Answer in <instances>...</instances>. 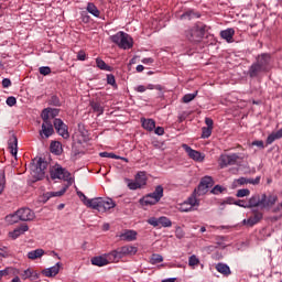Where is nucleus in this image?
Here are the masks:
<instances>
[{"label":"nucleus","mask_w":282,"mask_h":282,"mask_svg":"<svg viewBox=\"0 0 282 282\" xmlns=\"http://www.w3.org/2000/svg\"><path fill=\"white\" fill-rule=\"evenodd\" d=\"M278 195H267L262 193L261 195H253L249 199V206H260L261 208H270L275 204Z\"/></svg>","instance_id":"f257e3e1"},{"label":"nucleus","mask_w":282,"mask_h":282,"mask_svg":"<svg viewBox=\"0 0 282 282\" xmlns=\"http://www.w3.org/2000/svg\"><path fill=\"white\" fill-rule=\"evenodd\" d=\"M10 224H17L19 221H34L36 219V214L28 207L18 209L14 214L7 216Z\"/></svg>","instance_id":"f03ea898"},{"label":"nucleus","mask_w":282,"mask_h":282,"mask_svg":"<svg viewBox=\"0 0 282 282\" xmlns=\"http://www.w3.org/2000/svg\"><path fill=\"white\" fill-rule=\"evenodd\" d=\"M138 253V247L134 246H123L108 253L110 261L118 263L123 257H133Z\"/></svg>","instance_id":"7ed1b4c3"},{"label":"nucleus","mask_w":282,"mask_h":282,"mask_svg":"<svg viewBox=\"0 0 282 282\" xmlns=\"http://www.w3.org/2000/svg\"><path fill=\"white\" fill-rule=\"evenodd\" d=\"M110 41L118 45L120 50H131V47H133V37L123 31H119L115 35H111Z\"/></svg>","instance_id":"20e7f679"},{"label":"nucleus","mask_w":282,"mask_h":282,"mask_svg":"<svg viewBox=\"0 0 282 282\" xmlns=\"http://www.w3.org/2000/svg\"><path fill=\"white\" fill-rule=\"evenodd\" d=\"M48 163L43 158H40L36 164L32 165L31 175L35 178L36 182L45 177V170L47 169Z\"/></svg>","instance_id":"39448f33"},{"label":"nucleus","mask_w":282,"mask_h":282,"mask_svg":"<svg viewBox=\"0 0 282 282\" xmlns=\"http://www.w3.org/2000/svg\"><path fill=\"white\" fill-rule=\"evenodd\" d=\"M111 208H116V203L113 202V199L97 197L93 210H98L99 213H107V210H111Z\"/></svg>","instance_id":"423d86ee"},{"label":"nucleus","mask_w":282,"mask_h":282,"mask_svg":"<svg viewBox=\"0 0 282 282\" xmlns=\"http://www.w3.org/2000/svg\"><path fill=\"white\" fill-rule=\"evenodd\" d=\"M51 180H64L72 186V173L65 170L63 166L57 165L54 170H51Z\"/></svg>","instance_id":"0eeeda50"},{"label":"nucleus","mask_w":282,"mask_h":282,"mask_svg":"<svg viewBox=\"0 0 282 282\" xmlns=\"http://www.w3.org/2000/svg\"><path fill=\"white\" fill-rule=\"evenodd\" d=\"M215 182L210 176H205L200 180L197 188L194 189V195L202 197V195H206L208 193V188H212Z\"/></svg>","instance_id":"6e6552de"},{"label":"nucleus","mask_w":282,"mask_h":282,"mask_svg":"<svg viewBox=\"0 0 282 282\" xmlns=\"http://www.w3.org/2000/svg\"><path fill=\"white\" fill-rule=\"evenodd\" d=\"M199 32L200 34H204V29H199V26H194L185 31V36L188 41H191V43H199V41H202V35H199Z\"/></svg>","instance_id":"1a4fd4ad"},{"label":"nucleus","mask_w":282,"mask_h":282,"mask_svg":"<svg viewBox=\"0 0 282 282\" xmlns=\"http://www.w3.org/2000/svg\"><path fill=\"white\" fill-rule=\"evenodd\" d=\"M239 160V155L237 154H221L219 158V166L220 169H226V166H234L237 164Z\"/></svg>","instance_id":"9d476101"},{"label":"nucleus","mask_w":282,"mask_h":282,"mask_svg":"<svg viewBox=\"0 0 282 282\" xmlns=\"http://www.w3.org/2000/svg\"><path fill=\"white\" fill-rule=\"evenodd\" d=\"M53 124L58 135L64 138V140H67L69 138V131H68L67 124L63 122V119H54Z\"/></svg>","instance_id":"9b49d317"},{"label":"nucleus","mask_w":282,"mask_h":282,"mask_svg":"<svg viewBox=\"0 0 282 282\" xmlns=\"http://www.w3.org/2000/svg\"><path fill=\"white\" fill-rule=\"evenodd\" d=\"M67 188H68V186H65L58 192L44 193L42 196H40V202L42 204H47V202H50V199H52V197H63V195H65V193H67Z\"/></svg>","instance_id":"f8f14e48"},{"label":"nucleus","mask_w":282,"mask_h":282,"mask_svg":"<svg viewBox=\"0 0 282 282\" xmlns=\"http://www.w3.org/2000/svg\"><path fill=\"white\" fill-rule=\"evenodd\" d=\"M182 147L191 160H194L195 162H204V154H202L199 151L193 150V148L186 143H184Z\"/></svg>","instance_id":"ddd939ff"},{"label":"nucleus","mask_w":282,"mask_h":282,"mask_svg":"<svg viewBox=\"0 0 282 282\" xmlns=\"http://www.w3.org/2000/svg\"><path fill=\"white\" fill-rule=\"evenodd\" d=\"M271 63V55L270 54H261L258 56V61L256 63V67L253 68V72L257 69H265L268 65Z\"/></svg>","instance_id":"4468645a"},{"label":"nucleus","mask_w":282,"mask_h":282,"mask_svg":"<svg viewBox=\"0 0 282 282\" xmlns=\"http://www.w3.org/2000/svg\"><path fill=\"white\" fill-rule=\"evenodd\" d=\"M90 261L93 265H97L98 268H102L105 265H109V263H113V261L109 260V253L106 256L94 257Z\"/></svg>","instance_id":"2eb2a0df"},{"label":"nucleus","mask_w":282,"mask_h":282,"mask_svg":"<svg viewBox=\"0 0 282 282\" xmlns=\"http://www.w3.org/2000/svg\"><path fill=\"white\" fill-rule=\"evenodd\" d=\"M8 147L11 155H13V158H17V154L19 153V139L17 138V134H12L9 138Z\"/></svg>","instance_id":"dca6fc26"},{"label":"nucleus","mask_w":282,"mask_h":282,"mask_svg":"<svg viewBox=\"0 0 282 282\" xmlns=\"http://www.w3.org/2000/svg\"><path fill=\"white\" fill-rule=\"evenodd\" d=\"M41 138H50L54 135V126L52 122L42 123V129L40 130Z\"/></svg>","instance_id":"f3484780"},{"label":"nucleus","mask_w":282,"mask_h":282,"mask_svg":"<svg viewBox=\"0 0 282 282\" xmlns=\"http://www.w3.org/2000/svg\"><path fill=\"white\" fill-rule=\"evenodd\" d=\"M28 230H30V227L24 224L18 228H15L13 231H9V237L10 239H19L21 237V235H25V232H28Z\"/></svg>","instance_id":"a211bd4d"},{"label":"nucleus","mask_w":282,"mask_h":282,"mask_svg":"<svg viewBox=\"0 0 282 282\" xmlns=\"http://www.w3.org/2000/svg\"><path fill=\"white\" fill-rule=\"evenodd\" d=\"M62 265H63V263L57 262L55 265L44 269L42 271V274H44V276H47V278L56 276V274H58V272H61Z\"/></svg>","instance_id":"6ab92c4d"},{"label":"nucleus","mask_w":282,"mask_h":282,"mask_svg":"<svg viewBox=\"0 0 282 282\" xmlns=\"http://www.w3.org/2000/svg\"><path fill=\"white\" fill-rule=\"evenodd\" d=\"M191 206L189 208H184V206ZM184 206H182V212L183 213H188L193 208V206H199V200L197 199V194L195 192L191 197L187 198V200L184 203Z\"/></svg>","instance_id":"aec40b11"},{"label":"nucleus","mask_w":282,"mask_h":282,"mask_svg":"<svg viewBox=\"0 0 282 282\" xmlns=\"http://www.w3.org/2000/svg\"><path fill=\"white\" fill-rule=\"evenodd\" d=\"M263 217V213L261 210H257L256 208H252L251 214L249 216V226H253L254 224H258Z\"/></svg>","instance_id":"412c9836"},{"label":"nucleus","mask_w":282,"mask_h":282,"mask_svg":"<svg viewBox=\"0 0 282 282\" xmlns=\"http://www.w3.org/2000/svg\"><path fill=\"white\" fill-rule=\"evenodd\" d=\"M134 180L137 181V184L143 188V186H147L148 177H147V172L140 171L135 174Z\"/></svg>","instance_id":"4be33fe9"},{"label":"nucleus","mask_w":282,"mask_h":282,"mask_svg":"<svg viewBox=\"0 0 282 282\" xmlns=\"http://www.w3.org/2000/svg\"><path fill=\"white\" fill-rule=\"evenodd\" d=\"M138 237V232L135 230H126L123 234L120 235V238L123 241H135Z\"/></svg>","instance_id":"5701e85b"},{"label":"nucleus","mask_w":282,"mask_h":282,"mask_svg":"<svg viewBox=\"0 0 282 282\" xmlns=\"http://www.w3.org/2000/svg\"><path fill=\"white\" fill-rule=\"evenodd\" d=\"M220 36L221 39L227 41V43H232V39L235 36V29H227V30L220 31Z\"/></svg>","instance_id":"b1692460"},{"label":"nucleus","mask_w":282,"mask_h":282,"mask_svg":"<svg viewBox=\"0 0 282 282\" xmlns=\"http://www.w3.org/2000/svg\"><path fill=\"white\" fill-rule=\"evenodd\" d=\"M199 13H195L193 10H188L181 14L180 19L181 21H192V19H199Z\"/></svg>","instance_id":"393cba45"},{"label":"nucleus","mask_w":282,"mask_h":282,"mask_svg":"<svg viewBox=\"0 0 282 282\" xmlns=\"http://www.w3.org/2000/svg\"><path fill=\"white\" fill-rule=\"evenodd\" d=\"M150 195L155 199V202H160L162 197H164V187L162 185H158L153 193Z\"/></svg>","instance_id":"a878e982"},{"label":"nucleus","mask_w":282,"mask_h":282,"mask_svg":"<svg viewBox=\"0 0 282 282\" xmlns=\"http://www.w3.org/2000/svg\"><path fill=\"white\" fill-rule=\"evenodd\" d=\"M86 10L87 12H89V14H93V17H96V19H100V10H98V7H96L94 2H88Z\"/></svg>","instance_id":"bb28decb"},{"label":"nucleus","mask_w":282,"mask_h":282,"mask_svg":"<svg viewBox=\"0 0 282 282\" xmlns=\"http://www.w3.org/2000/svg\"><path fill=\"white\" fill-rule=\"evenodd\" d=\"M45 254V250L43 249H35L28 252V259L34 261L35 259H41Z\"/></svg>","instance_id":"cd10ccee"},{"label":"nucleus","mask_w":282,"mask_h":282,"mask_svg":"<svg viewBox=\"0 0 282 282\" xmlns=\"http://www.w3.org/2000/svg\"><path fill=\"white\" fill-rule=\"evenodd\" d=\"M142 127L145 131H153L155 129V120L153 119H141Z\"/></svg>","instance_id":"c85d7f7f"},{"label":"nucleus","mask_w":282,"mask_h":282,"mask_svg":"<svg viewBox=\"0 0 282 282\" xmlns=\"http://www.w3.org/2000/svg\"><path fill=\"white\" fill-rule=\"evenodd\" d=\"M280 138H282V129L270 133L267 138V144H272L274 140H279Z\"/></svg>","instance_id":"c756f323"},{"label":"nucleus","mask_w":282,"mask_h":282,"mask_svg":"<svg viewBox=\"0 0 282 282\" xmlns=\"http://www.w3.org/2000/svg\"><path fill=\"white\" fill-rule=\"evenodd\" d=\"M90 107L98 116H102V113H105V107H102L98 101H90Z\"/></svg>","instance_id":"7c9ffc66"},{"label":"nucleus","mask_w":282,"mask_h":282,"mask_svg":"<svg viewBox=\"0 0 282 282\" xmlns=\"http://www.w3.org/2000/svg\"><path fill=\"white\" fill-rule=\"evenodd\" d=\"M216 270H217V272H219L220 274H224L225 276H229V274H230V267H228V264H224L221 262L216 264Z\"/></svg>","instance_id":"2f4dec72"},{"label":"nucleus","mask_w":282,"mask_h":282,"mask_svg":"<svg viewBox=\"0 0 282 282\" xmlns=\"http://www.w3.org/2000/svg\"><path fill=\"white\" fill-rule=\"evenodd\" d=\"M62 151H63V148H61V142L58 141L51 142V153H54L55 155H61Z\"/></svg>","instance_id":"473e14b6"},{"label":"nucleus","mask_w":282,"mask_h":282,"mask_svg":"<svg viewBox=\"0 0 282 282\" xmlns=\"http://www.w3.org/2000/svg\"><path fill=\"white\" fill-rule=\"evenodd\" d=\"M141 202L144 206H155V204L159 203V200H155L151 194L145 195Z\"/></svg>","instance_id":"72a5a7b5"},{"label":"nucleus","mask_w":282,"mask_h":282,"mask_svg":"<svg viewBox=\"0 0 282 282\" xmlns=\"http://www.w3.org/2000/svg\"><path fill=\"white\" fill-rule=\"evenodd\" d=\"M96 65L98 69H101L104 72H111V66L107 65L102 58H96Z\"/></svg>","instance_id":"f704fd0d"},{"label":"nucleus","mask_w":282,"mask_h":282,"mask_svg":"<svg viewBox=\"0 0 282 282\" xmlns=\"http://www.w3.org/2000/svg\"><path fill=\"white\" fill-rule=\"evenodd\" d=\"M159 226H162L163 228H171V226H173V221H171L166 216H161L159 217Z\"/></svg>","instance_id":"c9c22d12"},{"label":"nucleus","mask_w":282,"mask_h":282,"mask_svg":"<svg viewBox=\"0 0 282 282\" xmlns=\"http://www.w3.org/2000/svg\"><path fill=\"white\" fill-rule=\"evenodd\" d=\"M124 182L130 191H138V188H142L135 180L124 178Z\"/></svg>","instance_id":"e433bc0d"},{"label":"nucleus","mask_w":282,"mask_h":282,"mask_svg":"<svg viewBox=\"0 0 282 282\" xmlns=\"http://www.w3.org/2000/svg\"><path fill=\"white\" fill-rule=\"evenodd\" d=\"M164 261V257L160 253H153L150 258L151 265H158V263H162Z\"/></svg>","instance_id":"4c0bfd02"},{"label":"nucleus","mask_w":282,"mask_h":282,"mask_svg":"<svg viewBox=\"0 0 282 282\" xmlns=\"http://www.w3.org/2000/svg\"><path fill=\"white\" fill-rule=\"evenodd\" d=\"M80 200L83 202L84 206H87V208H93L94 210V206H96L95 202H96V198H87L85 195L82 196Z\"/></svg>","instance_id":"58836bf2"},{"label":"nucleus","mask_w":282,"mask_h":282,"mask_svg":"<svg viewBox=\"0 0 282 282\" xmlns=\"http://www.w3.org/2000/svg\"><path fill=\"white\" fill-rule=\"evenodd\" d=\"M198 264H199V258H197V256H195V254H192L188 258L189 268H197Z\"/></svg>","instance_id":"ea45409f"},{"label":"nucleus","mask_w":282,"mask_h":282,"mask_svg":"<svg viewBox=\"0 0 282 282\" xmlns=\"http://www.w3.org/2000/svg\"><path fill=\"white\" fill-rule=\"evenodd\" d=\"M6 189V171H0V195Z\"/></svg>","instance_id":"a19ab883"},{"label":"nucleus","mask_w":282,"mask_h":282,"mask_svg":"<svg viewBox=\"0 0 282 282\" xmlns=\"http://www.w3.org/2000/svg\"><path fill=\"white\" fill-rule=\"evenodd\" d=\"M107 84L111 85V87H113V89H118V84H116V76H113V74L107 75Z\"/></svg>","instance_id":"79ce46f5"},{"label":"nucleus","mask_w":282,"mask_h":282,"mask_svg":"<svg viewBox=\"0 0 282 282\" xmlns=\"http://www.w3.org/2000/svg\"><path fill=\"white\" fill-rule=\"evenodd\" d=\"M48 105H51L52 107H61V99L58 98V96L53 95L48 100Z\"/></svg>","instance_id":"37998d69"},{"label":"nucleus","mask_w":282,"mask_h":282,"mask_svg":"<svg viewBox=\"0 0 282 282\" xmlns=\"http://www.w3.org/2000/svg\"><path fill=\"white\" fill-rule=\"evenodd\" d=\"M100 158H110L111 160H120V156L112 152H100Z\"/></svg>","instance_id":"c03bdc74"},{"label":"nucleus","mask_w":282,"mask_h":282,"mask_svg":"<svg viewBox=\"0 0 282 282\" xmlns=\"http://www.w3.org/2000/svg\"><path fill=\"white\" fill-rule=\"evenodd\" d=\"M195 98H197V90L195 93H193V94H186L183 97V102L188 104V102L195 100Z\"/></svg>","instance_id":"a18cd8bd"},{"label":"nucleus","mask_w":282,"mask_h":282,"mask_svg":"<svg viewBox=\"0 0 282 282\" xmlns=\"http://www.w3.org/2000/svg\"><path fill=\"white\" fill-rule=\"evenodd\" d=\"M213 135V128L203 127L202 128V138H210Z\"/></svg>","instance_id":"49530a36"},{"label":"nucleus","mask_w":282,"mask_h":282,"mask_svg":"<svg viewBox=\"0 0 282 282\" xmlns=\"http://www.w3.org/2000/svg\"><path fill=\"white\" fill-rule=\"evenodd\" d=\"M41 118H42V120H43V123L52 122V121H50V108H45V109L42 111Z\"/></svg>","instance_id":"de8ad7c7"},{"label":"nucleus","mask_w":282,"mask_h":282,"mask_svg":"<svg viewBox=\"0 0 282 282\" xmlns=\"http://www.w3.org/2000/svg\"><path fill=\"white\" fill-rule=\"evenodd\" d=\"M225 191H226V188H224L221 185H215L214 188H212L210 193L213 195H219Z\"/></svg>","instance_id":"09e8293b"},{"label":"nucleus","mask_w":282,"mask_h":282,"mask_svg":"<svg viewBox=\"0 0 282 282\" xmlns=\"http://www.w3.org/2000/svg\"><path fill=\"white\" fill-rule=\"evenodd\" d=\"M21 279H23V281L30 279L32 276V269H26L24 270L21 274H20Z\"/></svg>","instance_id":"8fccbe9b"},{"label":"nucleus","mask_w":282,"mask_h":282,"mask_svg":"<svg viewBox=\"0 0 282 282\" xmlns=\"http://www.w3.org/2000/svg\"><path fill=\"white\" fill-rule=\"evenodd\" d=\"M148 224L153 226V228H158V226H160V218L151 217L148 219Z\"/></svg>","instance_id":"3c124183"},{"label":"nucleus","mask_w":282,"mask_h":282,"mask_svg":"<svg viewBox=\"0 0 282 282\" xmlns=\"http://www.w3.org/2000/svg\"><path fill=\"white\" fill-rule=\"evenodd\" d=\"M184 229H182V227H176L175 229V237L176 239H184Z\"/></svg>","instance_id":"603ef678"},{"label":"nucleus","mask_w":282,"mask_h":282,"mask_svg":"<svg viewBox=\"0 0 282 282\" xmlns=\"http://www.w3.org/2000/svg\"><path fill=\"white\" fill-rule=\"evenodd\" d=\"M6 104L8 105V107H14V105H17V97L14 96H10L7 98Z\"/></svg>","instance_id":"864d4df0"},{"label":"nucleus","mask_w":282,"mask_h":282,"mask_svg":"<svg viewBox=\"0 0 282 282\" xmlns=\"http://www.w3.org/2000/svg\"><path fill=\"white\" fill-rule=\"evenodd\" d=\"M2 87L4 89H8V87H12V82L10 80V78H3L2 79Z\"/></svg>","instance_id":"5fc2aeb1"},{"label":"nucleus","mask_w":282,"mask_h":282,"mask_svg":"<svg viewBox=\"0 0 282 282\" xmlns=\"http://www.w3.org/2000/svg\"><path fill=\"white\" fill-rule=\"evenodd\" d=\"M235 185L243 186V184H248V178L246 177H240L237 181L234 182Z\"/></svg>","instance_id":"6e6d98bb"},{"label":"nucleus","mask_w":282,"mask_h":282,"mask_svg":"<svg viewBox=\"0 0 282 282\" xmlns=\"http://www.w3.org/2000/svg\"><path fill=\"white\" fill-rule=\"evenodd\" d=\"M261 175H257V177H249V184H260Z\"/></svg>","instance_id":"4d7b16f0"},{"label":"nucleus","mask_w":282,"mask_h":282,"mask_svg":"<svg viewBox=\"0 0 282 282\" xmlns=\"http://www.w3.org/2000/svg\"><path fill=\"white\" fill-rule=\"evenodd\" d=\"M235 206H240V208H248V203H246V200L238 199L235 202Z\"/></svg>","instance_id":"13d9d810"},{"label":"nucleus","mask_w":282,"mask_h":282,"mask_svg":"<svg viewBox=\"0 0 282 282\" xmlns=\"http://www.w3.org/2000/svg\"><path fill=\"white\" fill-rule=\"evenodd\" d=\"M134 91H138V94H144V91H147V87L144 85H139L134 87Z\"/></svg>","instance_id":"bf43d9fd"},{"label":"nucleus","mask_w":282,"mask_h":282,"mask_svg":"<svg viewBox=\"0 0 282 282\" xmlns=\"http://www.w3.org/2000/svg\"><path fill=\"white\" fill-rule=\"evenodd\" d=\"M87 58V54H85V51H79L77 53V61H85Z\"/></svg>","instance_id":"052dcab7"},{"label":"nucleus","mask_w":282,"mask_h":282,"mask_svg":"<svg viewBox=\"0 0 282 282\" xmlns=\"http://www.w3.org/2000/svg\"><path fill=\"white\" fill-rule=\"evenodd\" d=\"M246 195H248V189H239L236 197H246Z\"/></svg>","instance_id":"680f3d73"},{"label":"nucleus","mask_w":282,"mask_h":282,"mask_svg":"<svg viewBox=\"0 0 282 282\" xmlns=\"http://www.w3.org/2000/svg\"><path fill=\"white\" fill-rule=\"evenodd\" d=\"M154 133L156 135H164V128L163 127L154 128Z\"/></svg>","instance_id":"e2e57ef3"},{"label":"nucleus","mask_w":282,"mask_h":282,"mask_svg":"<svg viewBox=\"0 0 282 282\" xmlns=\"http://www.w3.org/2000/svg\"><path fill=\"white\" fill-rule=\"evenodd\" d=\"M50 116L51 118H56V116H58V109L50 108Z\"/></svg>","instance_id":"0e129e2a"},{"label":"nucleus","mask_w":282,"mask_h":282,"mask_svg":"<svg viewBox=\"0 0 282 282\" xmlns=\"http://www.w3.org/2000/svg\"><path fill=\"white\" fill-rule=\"evenodd\" d=\"M205 124H207V128L213 129L214 121L212 118H205Z\"/></svg>","instance_id":"69168bd1"},{"label":"nucleus","mask_w":282,"mask_h":282,"mask_svg":"<svg viewBox=\"0 0 282 282\" xmlns=\"http://www.w3.org/2000/svg\"><path fill=\"white\" fill-rule=\"evenodd\" d=\"M8 250L7 247L0 248V257H3L4 259L8 258Z\"/></svg>","instance_id":"338daca9"},{"label":"nucleus","mask_w":282,"mask_h":282,"mask_svg":"<svg viewBox=\"0 0 282 282\" xmlns=\"http://www.w3.org/2000/svg\"><path fill=\"white\" fill-rule=\"evenodd\" d=\"M252 144H256L257 147H260V149H264L263 140H256L254 142H252Z\"/></svg>","instance_id":"774afa93"}]
</instances>
